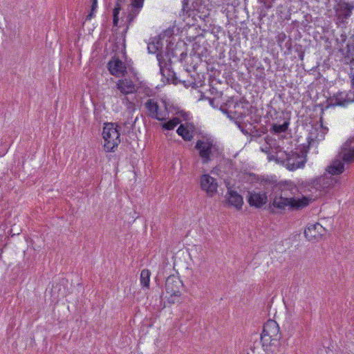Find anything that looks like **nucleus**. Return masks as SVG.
<instances>
[{
	"label": "nucleus",
	"instance_id": "f257e3e1",
	"mask_svg": "<svg viewBox=\"0 0 354 354\" xmlns=\"http://www.w3.org/2000/svg\"><path fill=\"white\" fill-rule=\"evenodd\" d=\"M265 190L270 191V195L272 202L271 205L279 209H285L288 207L290 210H299L308 206L310 198L302 196L297 198L296 195L299 192L297 186L291 182H279L266 179L262 181Z\"/></svg>",
	"mask_w": 354,
	"mask_h": 354
},
{
	"label": "nucleus",
	"instance_id": "f03ea898",
	"mask_svg": "<svg viewBox=\"0 0 354 354\" xmlns=\"http://www.w3.org/2000/svg\"><path fill=\"white\" fill-rule=\"evenodd\" d=\"M281 338V334L278 324L272 319L267 321L261 334V342L263 350L276 354L280 353Z\"/></svg>",
	"mask_w": 354,
	"mask_h": 354
},
{
	"label": "nucleus",
	"instance_id": "7ed1b4c3",
	"mask_svg": "<svg viewBox=\"0 0 354 354\" xmlns=\"http://www.w3.org/2000/svg\"><path fill=\"white\" fill-rule=\"evenodd\" d=\"M195 149L198 151L203 164H208L221 153L216 142L210 137H203L198 140Z\"/></svg>",
	"mask_w": 354,
	"mask_h": 354
},
{
	"label": "nucleus",
	"instance_id": "20e7f679",
	"mask_svg": "<svg viewBox=\"0 0 354 354\" xmlns=\"http://www.w3.org/2000/svg\"><path fill=\"white\" fill-rule=\"evenodd\" d=\"M102 137L105 142L104 148L107 152H113L121 142L120 133L115 123H104Z\"/></svg>",
	"mask_w": 354,
	"mask_h": 354
},
{
	"label": "nucleus",
	"instance_id": "39448f33",
	"mask_svg": "<svg viewBox=\"0 0 354 354\" xmlns=\"http://www.w3.org/2000/svg\"><path fill=\"white\" fill-rule=\"evenodd\" d=\"M308 149L304 147L299 151H290L286 153L283 164L290 171H295L303 168L306 162V154Z\"/></svg>",
	"mask_w": 354,
	"mask_h": 354
},
{
	"label": "nucleus",
	"instance_id": "423d86ee",
	"mask_svg": "<svg viewBox=\"0 0 354 354\" xmlns=\"http://www.w3.org/2000/svg\"><path fill=\"white\" fill-rule=\"evenodd\" d=\"M162 103L165 106L164 110L160 109L157 100L153 98L148 99L145 103L147 117L158 121H163L168 118L169 113L167 104L165 101H162Z\"/></svg>",
	"mask_w": 354,
	"mask_h": 354
},
{
	"label": "nucleus",
	"instance_id": "0eeeda50",
	"mask_svg": "<svg viewBox=\"0 0 354 354\" xmlns=\"http://www.w3.org/2000/svg\"><path fill=\"white\" fill-rule=\"evenodd\" d=\"M187 44L182 40L174 43L171 40L168 41L167 46V55L171 58H177L178 61L183 62L187 56Z\"/></svg>",
	"mask_w": 354,
	"mask_h": 354
},
{
	"label": "nucleus",
	"instance_id": "6e6552de",
	"mask_svg": "<svg viewBox=\"0 0 354 354\" xmlns=\"http://www.w3.org/2000/svg\"><path fill=\"white\" fill-rule=\"evenodd\" d=\"M351 93H345L344 92H339L334 94L333 96L327 98L326 101V108H329L330 106L334 107L335 106H346L348 103L354 100V94L353 98L351 97Z\"/></svg>",
	"mask_w": 354,
	"mask_h": 354
},
{
	"label": "nucleus",
	"instance_id": "1a4fd4ad",
	"mask_svg": "<svg viewBox=\"0 0 354 354\" xmlns=\"http://www.w3.org/2000/svg\"><path fill=\"white\" fill-rule=\"evenodd\" d=\"M157 59H158V64H159V66H160V72H161V74L162 75V76L167 77V81L169 82H171L175 85H177L178 84H180V83H182L185 86H187L188 85L187 84H185V81H183V80H180L176 75V73L168 68V69H164L163 68V64H165V61H164V59H163V56L162 55V54L160 53H158L157 54Z\"/></svg>",
	"mask_w": 354,
	"mask_h": 354
},
{
	"label": "nucleus",
	"instance_id": "9d476101",
	"mask_svg": "<svg viewBox=\"0 0 354 354\" xmlns=\"http://www.w3.org/2000/svg\"><path fill=\"white\" fill-rule=\"evenodd\" d=\"M109 73L115 77L124 76L127 73V67L118 57H112L107 64Z\"/></svg>",
	"mask_w": 354,
	"mask_h": 354
},
{
	"label": "nucleus",
	"instance_id": "9b49d317",
	"mask_svg": "<svg viewBox=\"0 0 354 354\" xmlns=\"http://www.w3.org/2000/svg\"><path fill=\"white\" fill-rule=\"evenodd\" d=\"M256 192L255 191L248 192L247 196V201L250 206L255 207L257 208H261L268 201L267 192Z\"/></svg>",
	"mask_w": 354,
	"mask_h": 354
},
{
	"label": "nucleus",
	"instance_id": "f8f14e48",
	"mask_svg": "<svg viewBox=\"0 0 354 354\" xmlns=\"http://www.w3.org/2000/svg\"><path fill=\"white\" fill-rule=\"evenodd\" d=\"M339 156L347 164L354 162V136L343 144Z\"/></svg>",
	"mask_w": 354,
	"mask_h": 354
},
{
	"label": "nucleus",
	"instance_id": "ddd939ff",
	"mask_svg": "<svg viewBox=\"0 0 354 354\" xmlns=\"http://www.w3.org/2000/svg\"><path fill=\"white\" fill-rule=\"evenodd\" d=\"M325 232V228L319 223L308 224L304 230V235L308 241H318Z\"/></svg>",
	"mask_w": 354,
	"mask_h": 354
},
{
	"label": "nucleus",
	"instance_id": "4468645a",
	"mask_svg": "<svg viewBox=\"0 0 354 354\" xmlns=\"http://www.w3.org/2000/svg\"><path fill=\"white\" fill-rule=\"evenodd\" d=\"M182 286V281L175 275H170L166 279L165 290L171 296H179Z\"/></svg>",
	"mask_w": 354,
	"mask_h": 354
},
{
	"label": "nucleus",
	"instance_id": "2eb2a0df",
	"mask_svg": "<svg viewBox=\"0 0 354 354\" xmlns=\"http://www.w3.org/2000/svg\"><path fill=\"white\" fill-rule=\"evenodd\" d=\"M218 185L216 179L209 174H203L201 177V187L209 196L216 192Z\"/></svg>",
	"mask_w": 354,
	"mask_h": 354
},
{
	"label": "nucleus",
	"instance_id": "dca6fc26",
	"mask_svg": "<svg viewBox=\"0 0 354 354\" xmlns=\"http://www.w3.org/2000/svg\"><path fill=\"white\" fill-rule=\"evenodd\" d=\"M194 127L192 124L186 122L180 124L176 130V133L183 138L185 141H190L194 137Z\"/></svg>",
	"mask_w": 354,
	"mask_h": 354
},
{
	"label": "nucleus",
	"instance_id": "f3484780",
	"mask_svg": "<svg viewBox=\"0 0 354 354\" xmlns=\"http://www.w3.org/2000/svg\"><path fill=\"white\" fill-rule=\"evenodd\" d=\"M344 162L339 156V153L337 158L328 167L327 171L332 175H338L344 171Z\"/></svg>",
	"mask_w": 354,
	"mask_h": 354
},
{
	"label": "nucleus",
	"instance_id": "a211bd4d",
	"mask_svg": "<svg viewBox=\"0 0 354 354\" xmlns=\"http://www.w3.org/2000/svg\"><path fill=\"white\" fill-rule=\"evenodd\" d=\"M227 202L230 205L234 206L237 209L242 208L243 203V199L241 195L237 193V192L230 189L227 187Z\"/></svg>",
	"mask_w": 354,
	"mask_h": 354
},
{
	"label": "nucleus",
	"instance_id": "6ab92c4d",
	"mask_svg": "<svg viewBox=\"0 0 354 354\" xmlns=\"http://www.w3.org/2000/svg\"><path fill=\"white\" fill-rule=\"evenodd\" d=\"M117 88L124 95L133 93L135 91L133 82L129 79L119 80L117 82Z\"/></svg>",
	"mask_w": 354,
	"mask_h": 354
},
{
	"label": "nucleus",
	"instance_id": "aec40b11",
	"mask_svg": "<svg viewBox=\"0 0 354 354\" xmlns=\"http://www.w3.org/2000/svg\"><path fill=\"white\" fill-rule=\"evenodd\" d=\"M347 64L354 65V40H348L346 48L342 50Z\"/></svg>",
	"mask_w": 354,
	"mask_h": 354
},
{
	"label": "nucleus",
	"instance_id": "412c9836",
	"mask_svg": "<svg viewBox=\"0 0 354 354\" xmlns=\"http://www.w3.org/2000/svg\"><path fill=\"white\" fill-rule=\"evenodd\" d=\"M283 122L282 124H278V123H273L272 124V127L270 129V131L271 133L273 134H280L281 133H285L288 129V127L290 125V119L289 118H284V113H281Z\"/></svg>",
	"mask_w": 354,
	"mask_h": 354
},
{
	"label": "nucleus",
	"instance_id": "4be33fe9",
	"mask_svg": "<svg viewBox=\"0 0 354 354\" xmlns=\"http://www.w3.org/2000/svg\"><path fill=\"white\" fill-rule=\"evenodd\" d=\"M353 8L352 5L347 2H341L339 3L340 15H343L345 19L351 16Z\"/></svg>",
	"mask_w": 354,
	"mask_h": 354
},
{
	"label": "nucleus",
	"instance_id": "5701e85b",
	"mask_svg": "<svg viewBox=\"0 0 354 354\" xmlns=\"http://www.w3.org/2000/svg\"><path fill=\"white\" fill-rule=\"evenodd\" d=\"M326 179L323 177H319L313 180H311L310 185L316 190L321 191L328 187V183H325Z\"/></svg>",
	"mask_w": 354,
	"mask_h": 354
},
{
	"label": "nucleus",
	"instance_id": "b1692460",
	"mask_svg": "<svg viewBox=\"0 0 354 354\" xmlns=\"http://www.w3.org/2000/svg\"><path fill=\"white\" fill-rule=\"evenodd\" d=\"M151 272L147 269H144L140 273V283L143 288H149Z\"/></svg>",
	"mask_w": 354,
	"mask_h": 354
},
{
	"label": "nucleus",
	"instance_id": "393cba45",
	"mask_svg": "<svg viewBox=\"0 0 354 354\" xmlns=\"http://www.w3.org/2000/svg\"><path fill=\"white\" fill-rule=\"evenodd\" d=\"M268 128L265 125H261L259 127H253L250 129V135L252 138H260L263 134L266 133Z\"/></svg>",
	"mask_w": 354,
	"mask_h": 354
},
{
	"label": "nucleus",
	"instance_id": "a878e982",
	"mask_svg": "<svg viewBox=\"0 0 354 354\" xmlns=\"http://www.w3.org/2000/svg\"><path fill=\"white\" fill-rule=\"evenodd\" d=\"M180 123V120L178 117H175L167 122L162 123L161 126L163 129L172 130Z\"/></svg>",
	"mask_w": 354,
	"mask_h": 354
},
{
	"label": "nucleus",
	"instance_id": "bb28decb",
	"mask_svg": "<svg viewBox=\"0 0 354 354\" xmlns=\"http://www.w3.org/2000/svg\"><path fill=\"white\" fill-rule=\"evenodd\" d=\"M265 142L267 145H268L272 149L278 150V149L280 148V146L278 145L277 140L269 136H267L265 138Z\"/></svg>",
	"mask_w": 354,
	"mask_h": 354
},
{
	"label": "nucleus",
	"instance_id": "cd10ccee",
	"mask_svg": "<svg viewBox=\"0 0 354 354\" xmlns=\"http://www.w3.org/2000/svg\"><path fill=\"white\" fill-rule=\"evenodd\" d=\"M295 52L297 54L299 59L302 61L304 59L305 50L303 46L299 44H295L293 46Z\"/></svg>",
	"mask_w": 354,
	"mask_h": 354
},
{
	"label": "nucleus",
	"instance_id": "c85d7f7f",
	"mask_svg": "<svg viewBox=\"0 0 354 354\" xmlns=\"http://www.w3.org/2000/svg\"><path fill=\"white\" fill-rule=\"evenodd\" d=\"M190 0H183V7L181 12L183 15H187L189 17L191 15L189 12L192 10V7L189 6Z\"/></svg>",
	"mask_w": 354,
	"mask_h": 354
},
{
	"label": "nucleus",
	"instance_id": "c756f323",
	"mask_svg": "<svg viewBox=\"0 0 354 354\" xmlns=\"http://www.w3.org/2000/svg\"><path fill=\"white\" fill-rule=\"evenodd\" d=\"M97 7V0H91V7L90 13L86 17V20H90L93 17L94 12Z\"/></svg>",
	"mask_w": 354,
	"mask_h": 354
},
{
	"label": "nucleus",
	"instance_id": "7c9ffc66",
	"mask_svg": "<svg viewBox=\"0 0 354 354\" xmlns=\"http://www.w3.org/2000/svg\"><path fill=\"white\" fill-rule=\"evenodd\" d=\"M120 8H114L113 10V24L114 26H118L119 23V14Z\"/></svg>",
	"mask_w": 354,
	"mask_h": 354
},
{
	"label": "nucleus",
	"instance_id": "2f4dec72",
	"mask_svg": "<svg viewBox=\"0 0 354 354\" xmlns=\"http://www.w3.org/2000/svg\"><path fill=\"white\" fill-rule=\"evenodd\" d=\"M160 42L158 41L156 43L154 41L150 42L148 44V51L149 53H156L159 48Z\"/></svg>",
	"mask_w": 354,
	"mask_h": 354
},
{
	"label": "nucleus",
	"instance_id": "473e14b6",
	"mask_svg": "<svg viewBox=\"0 0 354 354\" xmlns=\"http://www.w3.org/2000/svg\"><path fill=\"white\" fill-rule=\"evenodd\" d=\"M286 38H287V36L283 32H279L277 35L276 41H277L278 45L281 47V48H282V44L286 41Z\"/></svg>",
	"mask_w": 354,
	"mask_h": 354
},
{
	"label": "nucleus",
	"instance_id": "72a5a7b5",
	"mask_svg": "<svg viewBox=\"0 0 354 354\" xmlns=\"http://www.w3.org/2000/svg\"><path fill=\"white\" fill-rule=\"evenodd\" d=\"M144 0H132L133 8L140 9L143 6Z\"/></svg>",
	"mask_w": 354,
	"mask_h": 354
},
{
	"label": "nucleus",
	"instance_id": "f704fd0d",
	"mask_svg": "<svg viewBox=\"0 0 354 354\" xmlns=\"http://www.w3.org/2000/svg\"><path fill=\"white\" fill-rule=\"evenodd\" d=\"M266 9H270L272 7V3L275 0H259Z\"/></svg>",
	"mask_w": 354,
	"mask_h": 354
},
{
	"label": "nucleus",
	"instance_id": "c9c22d12",
	"mask_svg": "<svg viewBox=\"0 0 354 354\" xmlns=\"http://www.w3.org/2000/svg\"><path fill=\"white\" fill-rule=\"evenodd\" d=\"M284 48H286L287 49V50L288 51V53H290V51H291L292 48H293V46L292 45V39L290 37H289V39L286 41V43L284 44Z\"/></svg>",
	"mask_w": 354,
	"mask_h": 354
},
{
	"label": "nucleus",
	"instance_id": "e433bc0d",
	"mask_svg": "<svg viewBox=\"0 0 354 354\" xmlns=\"http://www.w3.org/2000/svg\"><path fill=\"white\" fill-rule=\"evenodd\" d=\"M138 11H136V12H134V11H131L127 16V20L129 21V23H131L134 17H136V15L138 14Z\"/></svg>",
	"mask_w": 354,
	"mask_h": 354
},
{
	"label": "nucleus",
	"instance_id": "4c0bfd02",
	"mask_svg": "<svg viewBox=\"0 0 354 354\" xmlns=\"http://www.w3.org/2000/svg\"><path fill=\"white\" fill-rule=\"evenodd\" d=\"M180 117L183 118V119L185 121L188 120H189V114L185 113V112H183V111H179L178 113Z\"/></svg>",
	"mask_w": 354,
	"mask_h": 354
},
{
	"label": "nucleus",
	"instance_id": "58836bf2",
	"mask_svg": "<svg viewBox=\"0 0 354 354\" xmlns=\"http://www.w3.org/2000/svg\"><path fill=\"white\" fill-rule=\"evenodd\" d=\"M271 149H272L267 145H266L264 147L261 148V150L266 153H269Z\"/></svg>",
	"mask_w": 354,
	"mask_h": 354
},
{
	"label": "nucleus",
	"instance_id": "ea45409f",
	"mask_svg": "<svg viewBox=\"0 0 354 354\" xmlns=\"http://www.w3.org/2000/svg\"><path fill=\"white\" fill-rule=\"evenodd\" d=\"M266 16V12H263V10H261L260 12V15H259L260 18L262 19L263 17H265Z\"/></svg>",
	"mask_w": 354,
	"mask_h": 354
},
{
	"label": "nucleus",
	"instance_id": "a19ab883",
	"mask_svg": "<svg viewBox=\"0 0 354 354\" xmlns=\"http://www.w3.org/2000/svg\"><path fill=\"white\" fill-rule=\"evenodd\" d=\"M121 5L122 3H119L118 1H116L115 2V7L114 8H120L121 9Z\"/></svg>",
	"mask_w": 354,
	"mask_h": 354
},
{
	"label": "nucleus",
	"instance_id": "79ce46f5",
	"mask_svg": "<svg viewBox=\"0 0 354 354\" xmlns=\"http://www.w3.org/2000/svg\"><path fill=\"white\" fill-rule=\"evenodd\" d=\"M259 68V70H260V71H260V72H261V75H259V78L263 77V75H264V73H263V68Z\"/></svg>",
	"mask_w": 354,
	"mask_h": 354
},
{
	"label": "nucleus",
	"instance_id": "37998d69",
	"mask_svg": "<svg viewBox=\"0 0 354 354\" xmlns=\"http://www.w3.org/2000/svg\"><path fill=\"white\" fill-rule=\"evenodd\" d=\"M190 55H191V56H197L198 57H200V54H199V53H197L196 52H194L193 53H190Z\"/></svg>",
	"mask_w": 354,
	"mask_h": 354
},
{
	"label": "nucleus",
	"instance_id": "c03bdc74",
	"mask_svg": "<svg viewBox=\"0 0 354 354\" xmlns=\"http://www.w3.org/2000/svg\"><path fill=\"white\" fill-rule=\"evenodd\" d=\"M119 3H124L126 2V0H117Z\"/></svg>",
	"mask_w": 354,
	"mask_h": 354
},
{
	"label": "nucleus",
	"instance_id": "a18cd8bd",
	"mask_svg": "<svg viewBox=\"0 0 354 354\" xmlns=\"http://www.w3.org/2000/svg\"><path fill=\"white\" fill-rule=\"evenodd\" d=\"M193 50H195L196 49V46H199V45H198L196 43H194V45H193Z\"/></svg>",
	"mask_w": 354,
	"mask_h": 354
},
{
	"label": "nucleus",
	"instance_id": "49530a36",
	"mask_svg": "<svg viewBox=\"0 0 354 354\" xmlns=\"http://www.w3.org/2000/svg\"><path fill=\"white\" fill-rule=\"evenodd\" d=\"M194 2H192V6L193 7V10H195V9H196V6H194Z\"/></svg>",
	"mask_w": 354,
	"mask_h": 354
},
{
	"label": "nucleus",
	"instance_id": "de8ad7c7",
	"mask_svg": "<svg viewBox=\"0 0 354 354\" xmlns=\"http://www.w3.org/2000/svg\"><path fill=\"white\" fill-rule=\"evenodd\" d=\"M214 100V99H210L209 100V102H210L211 104H213Z\"/></svg>",
	"mask_w": 354,
	"mask_h": 354
},
{
	"label": "nucleus",
	"instance_id": "09e8293b",
	"mask_svg": "<svg viewBox=\"0 0 354 354\" xmlns=\"http://www.w3.org/2000/svg\"><path fill=\"white\" fill-rule=\"evenodd\" d=\"M236 106H239V104L238 103H236H236L234 104V108H236Z\"/></svg>",
	"mask_w": 354,
	"mask_h": 354
},
{
	"label": "nucleus",
	"instance_id": "8fccbe9b",
	"mask_svg": "<svg viewBox=\"0 0 354 354\" xmlns=\"http://www.w3.org/2000/svg\"><path fill=\"white\" fill-rule=\"evenodd\" d=\"M221 109L223 111H224L223 106V105H221Z\"/></svg>",
	"mask_w": 354,
	"mask_h": 354
},
{
	"label": "nucleus",
	"instance_id": "3c124183",
	"mask_svg": "<svg viewBox=\"0 0 354 354\" xmlns=\"http://www.w3.org/2000/svg\"><path fill=\"white\" fill-rule=\"evenodd\" d=\"M122 42H124V40H125V39H124V38L123 37V38H122Z\"/></svg>",
	"mask_w": 354,
	"mask_h": 354
}]
</instances>
